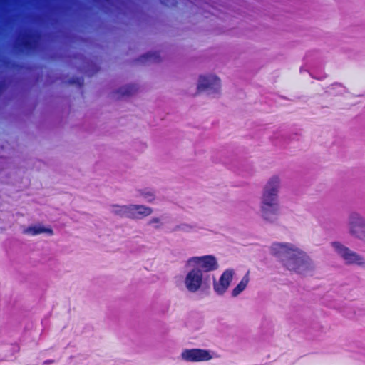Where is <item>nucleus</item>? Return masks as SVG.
<instances>
[{
    "instance_id": "f257e3e1",
    "label": "nucleus",
    "mask_w": 365,
    "mask_h": 365,
    "mask_svg": "<svg viewBox=\"0 0 365 365\" xmlns=\"http://www.w3.org/2000/svg\"><path fill=\"white\" fill-rule=\"evenodd\" d=\"M282 178L278 174L269 176L264 185L259 204V214L262 221L267 224H274L281 214L279 201L282 187Z\"/></svg>"
},
{
    "instance_id": "f03ea898",
    "label": "nucleus",
    "mask_w": 365,
    "mask_h": 365,
    "mask_svg": "<svg viewBox=\"0 0 365 365\" xmlns=\"http://www.w3.org/2000/svg\"><path fill=\"white\" fill-rule=\"evenodd\" d=\"M283 267L299 274H307L316 270L314 259L305 251L295 246L290 255L283 260Z\"/></svg>"
},
{
    "instance_id": "7ed1b4c3",
    "label": "nucleus",
    "mask_w": 365,
    "mask_h": 365,
    "mask_svg": "<svg viewBox=\"0 0 365 365\" xmlns=\"http://www.w3.org/2000/svg\"><path fill=\"white\" fill-rule=\"evenodd\" d=\"M222 79L216 73L206 72L198 76L196 83V91L199 93H206L216 96L222 93Z\"/></svg>"
},
{
    "instance_id": "20e7f679",
    "label": "nucleus",
    "mask_w": 365,
    "mask_h": 365,
    "mask_svg": "<svg viewBox=\"0 0 365 365\" xmlns=\"http://www.w3.org/2000/svg\"><path fill=\"white\" fill-rule=\"evenodd\" d=\"M331 247L346 265L365 268V257L361 254L339 241L331 242Z\"/></svg>"
},
{
    "instance_id": "39448f33",
    "label": "nucleus",
    "mask_w": 365,
    "mask_h": 365,
    "mask_svg": "<svg viewBox=\"0 0 365 365\" xmlns=\"http://www.w3.org/2000/svg\"><path fill=\"white\" fill-rule=\"evenodd\" d=\"M347 231L350 237L365 245V216L359 211L351 212L347 217Z\"/></svg>"
},
{
    "instance_id": "423d86ee",
    "label": "nucleus",
    "mask_w": 365,
    "mask_h": 365,
    "mask_svg": "<svg viewBox=\"0 0 365 365\" xmlns=\"http://www.w3.org/2000/svg\"><path fill=\"white\" fill-rule=\"evenodd\" d=\"M185 267L187 271L184 279V285L188 292H197L207 284L202 271L198 267L186 265Z\"/></svg>"
},
{
    "instance_id": "0eeeda50",
    "label": "nucleus",
    "mask_w": 365,
    "mask_h": 365,
    "mask_svg": "<svg viewBox=\"0 0 365 365\" xmlns=\"http://www.w3.org/2000/svg\"><path fill=\"white\" fill-rule=\"evenodd\" d=\"M180 358L182 361L185 363H200L212 360L213 356L210 350L193 348L183 349L180 353Z\"/></svg>"
},
{
    "instance_id": "6e6552de",
    "label": "nucleus",
    "mask_w": 365,
    "mask_h": 365,
    "mask_svg": "<svg viewBox=\"0 0 365 365\" xmlns=\"http://www.w3.org/2000/svg\"><path fill=\"white\" fill-rule=\"evenodd\" d=\"M185 265L198 267L202 273L214 271L218 268L217 260L212 255L191 257L187 260Z\"/></svg>"
},
{
    "instance_id": "1a4fd4ad",
    "label": "nucleus",
    "mask_w": 365,
    "mask_h": 365,
    "mask_svg": "<svg viewBox=\"0 0 365 365\" xmlns=\"http://www.w3.org/2000/svg\"><path fill=\"white\" fill-rule=\"evenodd\" d=\"M295 245L290 243L274 242L269 246V254L272 256L278 258L283 265L284 259L290 255Z\"/></svg>"
},
{
    "instance_id": "9d476101",
    "label": "nucleus",
    "mask_w": 365,
    "mask_h": 365,
    "mask_svg": "<svg viewBox=\"0 0 365 365\" xmlns=\"http://www.w3.org/2000/svg\"><path fill=\"white\" fill-rule=\"evenodd\" d=\"M235 272L234 269H228L223 272L218 281L213 283L214 291L219 295L224 294L230 287Z\"/></svg>"
},
{
    "instance_id": "9b49d317",
    "label": "nucleus",
    "mask_w": 365,
    "mask_h": 365,
    "mask_svg": "<svg viewBox=\"0 0 365 365\" xmlns=\"http://www.w3.org/2000/svg\"><path fill=\"white\" fill-rule=\"evenodd\" d=\"M152 207L142 204H130V218L141 219L151 215Z\"/></svg>"
},
{
    "instance_id": "f8f14e48",
    "label": "nucleus",
    "mask_w": 365,
    "mask_h": 365,
    "mask_svg": "<svg viewBox=\"0 0 365 365\" xmlns=\"http://www.w3.org/2000/svg\"><path fill=\"white\" fill-rule=\"evenodd\" d=\"M23 233L31 236H35L41 234H46L52 236L54 234L53 230L51 227H46L41 224L30 225L24 230Z\"/></svg>"
},
{
    "instance_id": "ddd939ff",
    "label": "nucleus",
    "mask_w": 365,
    "mask_h": 365,
    "mask_svg": "<svg viewBox=\"0 0 365 365\" xmlns=\"http://www.w3.org/2000/svg\"><path fill=\"white\" fill-rule=\"evenodd\" d=\"M139 88L135 84H128L118 88L115 91L118 97H130L138 93Z\"/></svg>"
},
{
    "instance_id": "4468645a",
    "label": "nucleus",
    "mask_w": 365,
    "mask_h": 365,
    "mask_svg": "<svg viewBox=\"0 0 365 365\" xmlns=\"http://www.w3.org/2000/svg\"><path fill=\"white\" fill-rule=\"evenodd\" d=\"M110 209L112 213L116 216H128L130 217V204L120 205L113 203L110 205Z\"/></svg>"
},
{
    "instance_id": "2eb2a0df",
    "label": "nucleus",
    "mask_w": 365,
    "mask_h": 365,
    "mask_svg": "<svg viewBox=\"0 0 365 365\" xmlns=\"http://www.w3.org/2000/svg\"><path fill=\"white\" fill-rule=\"evenodd\" d=\"M250 278L249 272H247L237 284V286L232 290L231 294L233 297H237L241 294L247 287L250 283Z\"/></svg>"
},
{
    "instance_id": "dca6fc26",
    "label": "nucleus",
    "mask_w": 365,
    "mask_h": 365,
    "mask_svg": "<svg viewBox=\"0 0 365 365\" xmlns=\"http://www.w3.org/2000/svg\"><path fill=\"white\" fill-rule=\"evenodd\" d=\"M140 195L148 202H153L155 200V195L150 190H140Z\"/></svg>"
},
{
    "instance_id": "f3484780",
    "label": "nucleus",
    "mask_w": 365,
    "mask_h": 365,
    "mask_svg": "<svg viewBox=\"0 0 365 365\" xmlns=\"http://www.w3.org/2000/svg\"><path fill=\"white\" fill-rule=\"evenodd\" d=\"M148 61L150 63H160L163 58L158 53H148L147 54Z\"/></svg>"
},
{
    "instance_id": "a211bd4d",
    "label": "nucleus",
    "mask_w": 365,
    "mask_h": 365,
    "mask_svg": "<svg viewBox=\"0 0 365 365\" xmlns=\"http://www.w3.org/2000/svg\"><path fill=\"white\" fill-rule=\"evenodd\" d=\"M148 224L149 225L153 226L155 229H159L162 227L163 222L160 217H153L149 220Z\"/></svg>"
}]
</instances>
